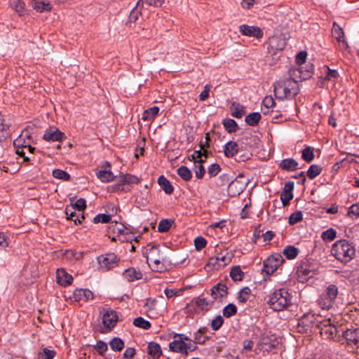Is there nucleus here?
<instances>
[{"label":"nucleus","instance_id":"obj_36","mask_svg":"<svg viewBox=\"0 0 359 359\" xmlns=\"http://www.w3.org/2000/svg\"><path fill=\"white\" fill-rule=\"evenodd\" d=\"M159 108L158 107L154 106L150 107L144 111L142 114V119L144 121H151L156 117Z\"/></svg>","mask_w":359,"mask_h":359},{"label":"nucleus","instance_id":"obj_39","mask_svg":"<svg viewBox=\"0 0 359 359\" xmlns=\"http://www.w3.org/2000/svg\"><path fill=\"white\" fill-rule=\"evenodd\" d=\"M223 125L226 131L229 133H235L238 130L237 123L231 118H226L223 121Z\"/></svg>","mask_w":359,"mask_h":359},{"label":"nucleus","instance_id":"obj_64","mask_svg":"<svg viewBox=\"0 0 359 359\" xmlns=\"http://www.w3.org/2000/svg\"><path fill=\"white\" fill-rule=\"evenodd\" d=\"M189 160L193 161L194 165H196V163H203L201 158V149L195 151L190 156H189Z\"/></svg>","mask_w":359,"mask_h":359},{"label":"nucleus","instance_id":"obj_48","mask_svg":"<svg viewBox=\"0 0 359 359\" xmlns=\"http://www.w3.org/2000/svg\"><path fill=\"white\" fill-rule=\"evenodd\" d=\"M318 305L323 309H329L332 306L334 302L328 299L325 294H322L318 299Z\"/></svg>","mask_w":359,"mask_h":359},{"label":"nucleus","instance_id":"obj_6","mask_svg":"<svg viewBox=\"0 0 359 359\" xmlns=\"http://www.w3.org/2000/svg\"><path fill=\"white\" fill-rule=\"evenodd\" d=\"M318 328L320 330V334L327 339H335L342 330L341 327H337L330 318L320 320Z\"/></svg>","mask_w":359,"mask_h":359},{"label":"nucleus","instance_id":"obj_57","mask_svg":"<svg viewBox=\"0 0 359 359\" xmlns=\"http://www.w3.org/2000/svg\"><path fill=\"white\" fill-rule=\"evenodd\" d=\"M109 229L114 233L122 234L123 233L126 227L123 224H118L116 222H111Z\"/></svg>","mask_w":359,"mask_h":359},{"label":"nucleus","instance_id":"obj_24","mask_svg":"<svg viewBox=\"0 0 359 359\" xmlns=\"http://www.w3.org/2000/svg\"><path fill=\"white\" fill-rule=\"evenodd\" d=\"M31 143L30 135L27 132H22L20 135L14 140L13 144L15 147L27 148L29 147Z\"/></svg>","mask_w":359,"mask_h":359},{"label":"nucleus","instance_id":"obj_46","mask_svg":"<svg viewBox=\"0 0 359 359\" xmlns=\"http://www.w3.org/2000/svg\"><path fill=\"white\" fill-rule=\"evenodd\" d=\"M322 172V168L316 164L311 165L307 170V176L309 179L313 180L316 178Z\"/></svg>","mask_w":359,"mask_h":359},{"label":"nucleus","instance_id":"obj_32","mask_svg":"<svg viewBox=\"0 0 359 359\" xmlns=\"http://www.w3.org/2000/svg\"><path fill=\"white\" fill-rule=\"evenodd\" d=\"M276 104V102L272 96H266L262 100V111L264 114H266L269 112V109L273 107Z\"/></svg>","mask_w":359,"mask_h":359},{"label":"nucleus","instance_id":"obj_42","mask_svg":"<svg viewBox=\"0 0 359 359\" xmlns=\"http://www.w3.org/2000/svg\"><path fill=\"white\" fill-rule=\"evenodd\" d=\"M230 276L234 281H241L243 278L244 273L239 266H235L231 268Z\"/></svg>","mask_w":359,"mask_h":359},{"label":"nucleus","instance_id":"obj_19","mask_svg":"<svg viewBox=\"0 0 359 359\" xmlns=\"http://www.w3.org/2000/svg\"><path fill=\"white\" fill-rule=\"evenodd\" d=\"M332 36L337 39L338 42H341L342 43L343 48L344 49L348 48V45L347 41L344 38V32L343 29L335 22L333 23L332 29Z\"/></svg>","mask_w":359,"mask_h":359},{"label":"nucleus","instance_id":"obj_13","mask_svg":"<svg viewBox=\"0 0 359 359\" xmlns=\"http://www.w3.org/2000/svg\"><path fill=\"white\" fill-rule=\"evenodd\" d=\"M118 319V316L116 311L112 309L107 310L102 314V323L109 331L116 325Z\"/></svg>","mask_w":359,"mask_h":359},{"label":"nucleus","instance_id":"obj_8","mask_svg":"<svg viewBox=\"0 0 359 359\" xmlns=\"http://www.w3.org/2000/svg\"><path fill=\"white\" fill-rule=\"evenodd\" d=\"M120 257L114 252L103 254L97 257V262L102 271H109L118 266Z\"/></svg>","mask_w":359,"mask_h":359},{"label":"nucleus","instance_id":"obj_41","mask_svg":"<svg viewBox=\"0 0 359 359\" xmlns=\"http://www.w3.org/2000/svg\"><path fill=\"white\" fill-rule=\"evenodd\" d=\"M283 253L287 259H293L298 255L299 250L294 246L288 245L284 249Z\"/></svg>","mask_w":359,"mask_h":359},{"label":"nucleus","instance_id":"obj_56","mask_svg":"<svg viewBox=\"0 0 359 359\" xmlns=\"http://www.w3.org/2000/svg\"><path fill=\"white\" fill-rule=\"evenodd\" d=\"M234 107L233 110L231 111V115L232 116L241 118L243 117V114H245V110L243 106H241L239 104H236L235 102L232 104Z\"/></svg>","mask_w":359,"mask_h":359},{"label":"nucleus","instance_id":"obj_16","mask_svg":"<svg viewBox=\"0 0 359 359\" xmlns=\"http://www.w3.org/2000/svg\"><path fill=\"white\" fill-rule=\"evenodd\" d=\"M43 139L48 142H62L66 135L57 128H49L45 131Z\"/></svg>","mask_w":359,"mask_h":359},{"label":"nucleus","instance_id":"obj_5","mask_svg":"<svg viewBox=\"0 0 359 359\" xmlns=\"http://www.w3.org/2000/svg\"><path fill=\"white\" fill-rule=\"evenodd\" d=\"M169 348L175 353L188 355L189 351H194L196 346H194L193 340L184 334H174V341L169 344Z\"/></svg>","mask_w":359,"mask_h":359},{"label":"nucleus","instance_id":"obj_25","mask_svg":"<svg viewBox=\"0 0 359 359\" xmlns=\"http://www.w3.org/2000/svg\"><path fill=\"white\" fill-rule=\"evenodd\" d=\"M193 304L202 311L207 312L210 310L213 302L208 301L205 298L198 297L193 299Z\"/></svg>","mask_w":359,"mask_h":359},{"label":"nucleus","instance_id":"obj_51","mask_svg":"<svg viewBox=\"0 0 359 359\" xmlns=\"http://www.w3.org/2000/svg\"><path fill=\"white\" fill-rule=\"evenodd\" d=\"M52 175L55 178L62 180L64 181H69L71 178V176L68 172L60 169L53 170Z\"/></svg>","mask_w":359,"mask_h":359},{"label":"nucleus","instance_id":"obj_37","mask_svg":"<svg viewBox=\"0 0 359 359\" xmlns=\"http://www.w3.org/2000/svg\"><path fill=\"white\" fill-rule=\"evenodd\" d=\"M175 223L173 219H164L160 221L158 225V231L161 233L168 232Z\"/></svg>","mask_w":359,"mask_h":359},{"label":"nucleus","instance_id":"obj_35","mask_svg":"<svg viewBox=\"0 0 359 359\" xmlns=\"http://www.w3.org/2000/svg\"><path fill=\"white\" fill-rule=\"evenodd\" d=\"M262 116L259 112H252L245 116V121L246 123L250 126H257Z\"/></svg>","mask_w":359,"mask_h":359},{"label":"nucleus","instance_id":"obj_52","mask_svg":"<svg viewBox=\"0 0 359 359\" xmlns=\"http://www.w3.org/2000/svg\"><path fill=\"white\" fill-rule=\"evenodd\" d=\"M9 126L4 123L2 116L0 114V142L6 139L8 135Z\"/></svg>","mask_w":359,"mask_h":359},{"label":"nucleus","instance_id":"obj_62","mask_svg":"<svg viewBox=\"0 0 359 359\" xmlns=\"http://www.w3.org/2000/svg\"><path fill=\"white\" fill-rule=\"evenodd\" d=\"M327 73L325 77V80L334 81L339 76V73L335 69H330L328 67H326Z\"/></svg>","mask_w":359,"mask_h":359},{"label":"nucleus","instance_id":"obj_33","mask_svg":"<svg viewBox=\"0 0 359 359\" xmlns=\"http://www.w3.org/2000/svg\"><path fill=\"white\" fill-rule=\"evenodd\" d=\"M10 4L20 15H23L25 13V4L22 0H11Z\"/></svg>","mask_w":359,"mask_h":359},{"label":"nucleus","instance_id":"obj_21","mask_svg":"<svg viewBox=\"0 0 359 359\" xmlns=\"http://www.w3.org/2000/svg\"><path fill=\"white\" fill-rule=\"evenodd\" d=\"M73 280L72 276L67 273L64 269L57 270V282L62 286H67L72 283Z\"/></svg>","mask_w":359,"mask_h":359},{"label":"nucleus","instance_id":"obj_55","mask_svg":"<svg viewBox=\"0 0 359 359\" xmlns=\"http://www.w3.org/2000/svg\"><path fill=\"white\" fill-rule=\"evenodd\" d=\"M237 313V307L233 304H229L223 309V315L226 318H230Z\"/></svg>","mask_w":359,"mask_h":359},{"label":"nucleus","instance_id":"obj_1","mask_svg":"<svg viewBox=\"0 0 359 359\" xmlns=\"http://www.w3.org/2000/svg\"><path fill=\"white\" fill-rule=\"evenodd\" d=\"M273 86L276 97L281 100L293 99L299 93L298 82L291 77L280 79Z\"/></svg>","mask_w":359,"mask_h":359},{"label":"nucleus","instance_id":"obj_2","mask_svg":"<svg viewBox=\"0 0 359 359\" xmlns=\"http://www.w3.org/2000/svg\"><path fill=\"white\" fill-rule=\"evenodd\" d=\"M332 255L341 263L346 264L355 256V249L352 243L341 239L336 241L332 246Z\"/></svg>","mask_w":359,"mask_h":359},{"label":"nucleus","instance_id":"obj_3","mask_svg":"<svg viewBox=\"0 0 359 359\" xmlns=\"http://www.w3.org/2000/svg\"><path fill=\"white\" fill-rule=\"evenodd\" d=\"M146 259L150 268L156 272H163L172 265L171 262L166 259V257L160 255V250L156 246L151 247L148 250Z\"/></svg>","mask_w":359,"mask_h":359},{"label":"nucleus","instance_id":"obj_27","mask_svg":"<svg viewBox=\"0 0 359 359\" xmlns=\"http://www.w3.org/2000/svg\"><path fill=\"white\" fill-rule=\"evenodd\" d=\"M147 353L154 359L159 358L162 355L160 345L156 342H149L147 346Z\"/></svg>","mask_w":359,"mask_h":359},{"label":"nucleus","instance_id":"obj_45","mask_svg":"<svg viewBox=\"0 0 359 359\" xmlns=\"http://www.w3.org/2000/svg\"><path fill=\"white\" fill-rule=\"evenodd\" d=\"M97 177L102 182H109L114 180V179L113 173L110 170H100L97 173Z\"/></svg>","mask_w":359,"mask_h":359},{"label":"nucleus","instance_id":"obj_49","mask_svg":"<svg viewBox=\"0 0 359 359\" xmlns=\"http://www.w3.org/2000/svg\"><path fill=\"white\" fill-rule=\"evenodd\" d=\"M251 294V290L248 287L242 288L238 292L237 297L238 301L241 303H245L248 300Z\"/></svg>","mask_w":359,"mask_h":359},{"label":"nucleus","instance_id":"obj_61","mask_svg":"<svg viewBox=\"0 0 359 359\" xmlns=\"http://www.w3.org/2000/svg\"><path fill=\"white\" fill-rule=\"evenodd\" d=\"M207 245L206 240L202 236H198L194 239V245L198 251L203 249Z\"/></svg>","mask_w":359,"mask_h":359},{"label":"nucleus","instance_id":"obj_23","mask_svg":"<svg viewBox=\"0 0 359 359\" xmlns=\"http://www.w3.org/2000/svg\"><path fill=\"white\" fill-rule=\"evenodd\" d=\"M238 151L239 146L236 142L229 141L224 146V153L227 158H233Z\"/></svg>","mask_w":359,"mask_h":359},{"label":"nucleus","instance_id":"obj_11","mask_svg":"<svg viewBox=\"0 0 359 359\" xmlns=\"http://www.w3.org/2000/svg\"><path fill=\"white\" fill-rule=\"evenodd\" d=\"M297 274L299 280L304 282L314 276L313 266L309 262H304L297 266Z\"/></svg>","mask_w":359,"mask_h":359},{"label":"nucleus","instance_id":"obj_26","mask_svg":"<svg viewBox=\"0 0 359 359\" xmlns=\"http://www.w3.org/2000/svg\"><path fill=\"white\" fill-rule=\"evenodd\" d=\"M142 8L141 6H137V3L136 4L135 7L130 11L128 16V21L126 22L127 26L131 27L137 22L139 17L141 15Z\"/></svg>","mask_w":359,"mask_h":359},{"label":"nucleus","instance_id":"obj_29","mask_svg":"<svg viewBox=\"0 0 359 359\" xmlns=\"http://www.w3.org/2000/svg\"><path fill=\"white\" fill-rule=\"evenodd\" d=\"M298 163L293 158H285L283 159L279 167L283 170L287 171H294L297 169Z\"/></svg>","mask_w":359,"mask_h":359},{"label":"nucleus","instance_id":"obj_63","mask_svg":"<svg viewBox=\"0 0 359 359\" xmlns=\"http://www.w3.org/2000/svg\"><path fill=\"white\" fill-rule=\"evenodd\" d=\"M224 323V319L221 316H217L211 322V327L213 330L217 331L220 329Z\"/></svg>","mask_w":359,"mask_h":359},{"label":"nucleus","instance_id":"obj_47","mask_svg":"<svg viewBox=\"0 0 359 359\" xmlns=\"http://www.w3.org/2000/svg\"><path fill=\"white\" fill-rule=\"evenodd\" d=\"M119 182H121L122 183L125 184H138L140 180L139 179L133 175L130 174H126V175H122L119 176Z\"/></svg>","mask_w":359,"mask_h":359},{"label":"nucleus","instance_id":"obj_44","mask_svg":"<svg viewBox=\"0 0 359 359\" xmlns=\"http://www.w3.org/2000/svg\"><path fill=\"white\" fill-rule=\"evenodd\" d=\"M133 325L135 327L142 328L144 330H149L151 327V324L149 320H147L140 316L134 319Z\"/></svg>","mask_w":359,"mask_h":359},{"label":"nucleus","instance_id":"obj_30","mask_svg":"<svg viewBox=\"0 0 359 359\" xmlns=\"http://www.w3.org/2000/svg\"><path fill=\"white\" fill-rule=\"evenodd\" d=\"M32 8L37 12L43 13L51 10V6L48 2H43L39 0H34L32 2Z\"/></svg>","mask_w":359,"mask_h":359},{"label":"nucleus","instance_id":"obj_50","mask_svg":"<svg viewBox=\"0 0 359 359\" xmlns=\"http://www.w3.org/2000/svg\"><path fill=\"white\" fill-rule=\"evenodd\" d=\"M165 0H138L137 6L143 7L144 5L153 7H161L164 3Z\"/></svg>","mask_w":359,"mask_h":359},{"label":"nucleus","instance_id":"obj_60","mask_svg":"<svg viewBox=\"0 0 359 359\" xmlns=\"http://www.w3.org/2000/svg\"><path fill=\"white\" fill-rule=\"evenodd\" d=\"M55 355L56 352L54 350H50L47 348H44L42 352L39 354L40 358L44 359H53Z\"/></svg>","mask_w":359,"mask_h":359},{"label":"nucleus","instance_id":"obj_34","mask_svg":"<svg viewBox=\"0 0 359 359\" xmlns=\"http://www.w3.org/2000/svg\"><path fill=\"white\" fill-rule=\"evenodd\" d=\"M177 175L184 181H190L192 178L191 171L184 165L179 167L177 170Z\"/></svg>","mask_w":359,"mask_h":359},{"label":"nucleus","instance_id":"obj_15","mask_svg":"<svg viewBox=\"0 0 359 359\" xmlns=\"http://www.w3.org/2000/svg\"><path fill=\"white\" fill-rule=\"evenodd\" d=\"M239 32L242 35L255 37L256 39H261L264 35L262 30L259 27L245 24L239 27Z\"/></svg>","mask_w":359,"mask_h":359},{"label":"nucleus","instance_id":"obj_38","mask_svg":"<svg viewBox=\"0 0 359 359\" xmlns=\"http://www.w3.org/2000/svg\"><path fill=\"white\" fill-rule=\"evenodd\" d=\"M339 294L338 287L335 285H330L326 288L325 292L323 293L330 300L334 302L337 295Z\"/></svg>","mask_w":359,"mask_h":359},{"label":"nucleus","instance_id":"obj_12","mask_svg":"<svg viewBox=\"0 0 359 359\" xmlns=\"http://www.w3.org/2000/svg\"><path fill=\"white\" fill-rule=\"evenodd\" d=\"M231 262L229 256L219 254L215 257H210L208 260L207 266L215 270H219Z\"/></svg>","mask_w":359,"mask_h":359},{"label":"nucleus","instance_id":"obj_54","mask_svg":"<svg viewBox=\"0 0 359 359\" xmlns=\"http://www.w3.org/2000/svg\"><path fill=\"white\" fill-rule=\"evenodd\" d=\"M337 237V231L332 228H330L323 231L321 238L325 241H332Z\"/></svg>","mask_w":359,"mask_h":359},{"label":"nucleus","instance_id":"obj_7","mask_svg":"<svg viewBox=\"0 0 359 359\" xmlns=\"http://www.w3.org/2000/svg\"><path fill=\"white\" fill-rule=\"evenodd\" d=\"M320 317L314 313H308L302 316L297 323V329L300 333H308L313 327H318Z\"/></svg>","mask_w":359,"mask_h":359},{"label":"nucleus","instance_id":"obj_22","mask_svg":"<svg viewBox=\"0 0 359 359\" xmlns=\"http://www.w3.org/2000/svg\"><path fill=\"white\" fill-rule=\"evenodd\" d=\"M286 44L285 39L280 36H273L270 39L269 47L272 50H283Z\"/></svg>","mask_w":359,"mask_h":359},{"label":"nucleus","instance_id":"obj_18","mask_svg":"<svg viewBox=\"0 0 359 359\" xmlns=\"http://www.w3.org/2000/svg\"><path fill=\"white\" fill-rule=\"evenodd\" d=\"M93 298V292L88 289H76L74 292L72 296L70 297L71 299H73L75 302H87L89 299H92Z\"/></svg>","mask_w":359,"mask_h":359},{"label":"nucleus","instance_id":"obj_10","mask_svg":"<svg viewBox=\"0 0 359 359\" xmlns=\"http://www.w3.org/2000/svg\"><path fill=\"white\" fill-rule=\"evenodd\" d=\"M243 175L239 174L228 186L227 193L230 197L239 196L245 189L247 182L243 180Z\"/></svg>","mask_w":359,"mask_h":359},{"label":"nucleus","instance_id":"obj_53","mask_svg":"<svg viewBox=\"0 0 359 359\" xmlns=\"http://www.w3.org/2000/svg\"><path fill=\"white\" fill-rule=\"evenodd\" d=\"M303 219V214L300 210L295 211L292 213L288 219V223L290 225H294Z\"/></svg>","mask_w":359,"mask_h":359},{"label":"nucleus","instance_id":"obj_40","mask_svg":"<svg viewBox=\"0 0 359 359\" xmlns=\"http://www.w3.org/2000/svg\"><path fill=\"white\" fill-rule=\"evenodd\" d=\"M315 155L313 148L311 147H305L302 151V158L306 163H310L314 159Z\"/></svg>","mask_w":359,"mask_h":359},{"label":"nucleus","instance_id":"obj_20","mask_svg":"<svg viewBox=\"0 0 359 359\" xmlns=\"http://www.w3.org/2000/svg\"><path fill=\"white\" fill-rule=\"evenodd\" d=\"M123 276L128 282H133L142 279V273L140 269L130 267L123 271Z\"/></svg>","mask_w":359,"mask_h":359},{"label":"nucleus","instance_id":"obj_17","mask_svg":"<svg viewBox=\"0 0 359 359\" xmlns=\"http://www.w3.org/2000/svg\"><path fill=\"white\" fill-rule=\"evenodd\" d=\"M228 287L226 285V284L223 283H218L215 285H214L211 289L210 292V294L211 295L212 298L215 300L219 299L225 297L228 295Z\"/></svg>","mask_w":359,"mask_h":359},{"label":"nucleus","instance_id":"obj_9","mask_svg":"<svg viewBox=\"0 0 359 359\" xmlns=\"http://www.w3.org/2000/svg\"><path fill=\"white\" fill-rule=\"evenodd\" d=\"M284 259L279 254L272 255L263 262V271L267 275L273 274L282 264Z\"/></svg>","mask_w":359,"mask_h":359},{"label":"nucleus","instance_id":"obj_58","mask_svg":"<svg viewBox=\"0 0 359 359\" xmlns=\"http://www.w3.org/2000/svg\"><path fill=\"white\" fill-rule=\"evenodd\" d=\"M111 215L107 214H98L93 218V222L97 223H109L111 221Z\"/></svg>","mask_w":359,"mask_h":359},{"label":"nucleus","instance_id":"obj_28","mask_svg":"<svg viewBox=\"0 0 359 359\" xmlns=\"http://www.w3.org/2000/svg\"><path fill=\"white\" fill-rule=\"evenodd\" d=\"M158 183L166 194H172L174 191L173 186L170 182L164 176L161 175L158 178Z\"/></svg>","mask_w":359,"mask_h":359},{"label":"nucleus","instance_id":"obj_4","mask_svg":"<svg viewBox=\"0 0 359 359\" xmlns=\"http://www.w3.org/2000/svg\"><path fill=\"white\" fill-rule=\"evenodd\" d=\"M292 295L285 288L275 290L269 297L268 304L271 309L283 311L291 305Z\"/></svg>","mask_w":359,"mask_h":359},{"label":"nucleus","instance_id":"obj_31","mask_svg":"<svg viewBox=\"0 0 359 359\" xmlns=\"http://www.w3.org/2000/svg\"><path fill=\"white\" fill-rule=\"evenodd\" d=\"M65 213L67 219L73 221L75 224H81V220L79 219V215H77L78 214L76 210H74V207L67 205L65 209Z\"/></svg>","mask_w":359,"mask_h":359},{"label":"nucleus","instance_id":"obj_14","mask_svg":"<svg viewBox=\"0 0 359 359\" xmlns=\"http://www.w3.org/2000/svg\"><path fill=\"white\" fill-rule=\"evenodd\" d=\"M342 335L346 339L348 345L359 348V329L341 330Z\"/></svg>","mask_w":359,"mask_h":359},{"label":"nucleus","instance_id":"obj_59","mask_svg":"<svg viewBox=\"0 0 359 359\" xmlns=\"http://www.w3.org/2000/svg\"><path fill=\"white\" fill-rule=\"evenodd\" d=\"M221 170V167L217 163H212L208 168V174L210 177H215Z\"/></svg>","mask_w":359,"mask_h":359},{"label":"nucleus","instance_id":"obj_43","mask_svg":"<svg viewBox=\"0 0 359 359\" xmlns=\"http://www.w3.org/2000/svg\"><path fill=\"white\" fill-rule=\"evenodd\" d=\"M109 346L113 351H121L124 348L125 344L121 339L118 337H114L109 341Z\"/></svg>","mask_w":359,"mask_h":359}]
</instances>
